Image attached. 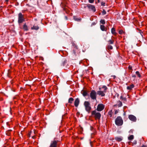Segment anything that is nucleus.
Listing matches in <instances>:
<instances>
[{
    "label": "nucleus",
    "mask_w": 147,
    "mask_h": 147,
    "mask_svg": "<svg viewBox=\"0 0 147 147\" xmlns=\"http://www.w3.org/2000/svg\"><path fill=\"white\" fill-rule=\"evenodd\" d=\"M115 122L116 125L118 126H120L123 125V121L121 117L118 116L116 119Z\"/></svg>",
    "instance_id": "1"
},
{
    "label": "nucleus",
    "mask_w": 147,
    "mask_h": 147,
    "mask_svg": "<svg viewBox=\"0 0 147 147\" xmlns=\"http://www.w3.org/2000/svg\"><path fill=\"white\" fill-rule=\"evenodd\" d=\"M73 49L71 52V56L73 59L76 60L77 58L76 51L78 49L77 46L76 45H73Z\"/></svg>",
    "instance_id": "2"
},
{
    "label": "nucleus",
    "mask_w": 147,
    "mask_h": 147,
    "mask_svg": "<svg viewBox=\"0 0 147 147\" xmlns=\"http://www.w3.org/2000/svg\"><path fill=\"white\" fill-rule=\"evenodd\" d=\"M92 115L95 117L96 119H100L101 116V115L100 113L99 112H97L96 110L93 111L92 112Z\"/></svg>",
    "instance_id": "3"
},
{
    "label": "nucleus",
    "mask_w": 147,
    "mask_h": 147,
    "mask_svg": "<svg viewBox=\"0 0 147 147\" xmlns=\"http://www.w3.org/2000/svg\"><path fill=\"white\" fill-rule=\"evenodd\" d=\"M84 105L85 107L86 110L89 112L91 109L90 103L88 101H85L84 103Z\"/></svg>",
    "instance_id": "4"
},
{
    "label": "nucleus",
    "mask_w": 147,
    "mask_h": 147,
    "mask_svg": "<svg viewBox=\"0 0 147 147\" xmlns=\"http://www.w3.org/2000/svg\"><path fill=\"white\" fill-rule=\"evenodd\" d=\"M97 92L94 90H92L91 91L90 94V97L92 99L96 100Z\"/></svg>",
    "instance_id": "5"
},
{
    "label": "nucleus",
    "mask_w": 147,
    "mask_h": 147,
    "mask_svg": "<svg viewBox=\"0 0 147 147\" xmlns=\"http://www.w3.org/2000/svg\"><path fill=\"white\" fill-rule=\"evenodd\" d=\"M18 16V23L19 24H21L25 20L23 16L21 13H19Z\"/></svg>",
    "instance_id": "6"
},
{
    "label": "nucleus",
    "mask_w": 147,
    "mask_h": 147,
    "mask_svg": "<svg viewBox=\"0 0 147 147\" xmlns=\"http://www.w3.org/2000/svg\"><path fill=\"white\" fill-rule=\"evenodd\" d=\"M56 138H54V140L51 141L49 147H57L58 141L56 140Z\"/></svg>",
    "instance_id": "7"
},
{
    "label": "nucleus",
    "mask_w": 147,
    "mask_h": 147,
    "mask_svg": "<svg viewBox=\"0 0 147 147\" xmlns=\"http://www.w3.org/2000/svg\"><path fill=\"white\" fill-rule=\"evenodd\" d=\"M104 108L105 105L103 104H99L98 105L97 109L96 110L98 111H100L103 110L104 109Z\"/></svg>",
    "instance_id": "8"
},
{
    "label": "nucleus",
    "mask_w": 147,
    "mask_h": 147,
    "mask_svg": "<svg viewBox=\"0 0 147 147\" xmlns=\"http://www.w3.org/2000/svg\"><path fill=\"white\" fill-rule=\"evenodd\" d=\"M87 6L89 9V10H91L93 11L94 12L96 11V9L94 6L93 5L90 4H88L87 5Z\"/></svg>",
    "instance_id": "9"
},
{
    "label": "nucleus",
    "mask_w": 147,
    "mask_h": 147,
    "mask_svg": "<svg viewBox=\"0 0 147 147\" xmlns=\"http://www.w3.org/2000/svg\"><path fill=\"white\" fill-rule=\"evenodd\" d=\"M128 118L130 120L134 122H136L137 120L136 117L132 115H129Z\"/></svg>",
    "instance_id": "10"
},
{
    "label": "nucleus",
    "mask_w": 147,
    "mask_h": 147,
    "mask_svg": "<svg viewBox=\"0 0 147 147\" xmlns=\"http://www.w3.org/2000/svg\"><path fill=\"white\" fill-rule=\"evenodd\" d=\"M80 102V99L78 98H76L75 99L74 102L75 106L76 107H78L79 105Z\"/></svg>",
    "instance_id": "11"
},
{
    "label": "nucleus",
    "mask_w": 147,
    "mask_h": 147,
    "mask_svg": "<svg viewBox=\"0 0 147 147\" xmlns=\"http://www.w3.org/2000/svg\"><path fill=\"white\" fill-rule=\"evenodd\" d=\"M81 93L84 97H85L86 96H89L88 92L86 90H82L81 91Z\"/></svg>",
    "instance_id": "12"
},
{
    "label": "nucleus",
    "mask_w": 147,
    "mask_h": 147,
    "mask_svg": "<svg viewBox=\"0 0 147 147\" xmlns=\"http://www.w3.org/2000/svg\"><path fill=\"white\" fill-rule=\"evenodd\" d=\"M97 94L99 95H101L102 96H105V94L102 91L99 90L97 91Z\"/></svg>",
    "instance_id": "13"
},
{
    "label": "nucleus",
    "mask_w": 147,
    "mask_h": 147,
    "mask_svg": "<svg viewBox=\"0 0 147 147\" xmlns=\"http://www.w3.org/2000/svg\"><path fill=\"white\" fill-rule=\"evenodd\" d=\"M123 137H116L115 138V139L118 142H120L121 141L123 140Z\"/></svg>",
    "instance_id": "14"
},
{
    "label": "nucleus",
    "mask_w": 147,
    "mask_h": 147,
    "mask_svg": "<svg viewBox=\"0 0 147 147\" xmlns=\"http://www.w3.org/2000/svg\"><path fill=\"white\" fill-rule=\"evenodd\" d=\"M31 29L32 30H37L39 29V27L38 26H35L34 25L32 27H31Z\"/></svg>",
    "instance_id": "15"
},
{
    "label": "nucleus",
    "mask_w": 147,
    "mask_h": 147,
    "mask_svg": "<svg viewBox=\"0 0 147 147\" xmlns=\"http://www.w3.org/2000/svg\"><path fill=\"white\" fill-rule=\"evenodd\" d=\"M134 87V85L133 84H132L131 85L129 86H127V88L128 90H130L133 88Z\"/></svg>",
    "instance_id": "16"
},
{
    "label": "nucleus",
    "mask_w": 147,
    "mask_h": 147,
    "mask_svg": "<svg viewBox=\"0 0 147 147\" xmlns=\"http://www.w3.org/2000/svg\"><path fill=\"white\" fill-rule=\"evenodd\" d=\"M74 100V99L72 98L71 97L69 99L68 102L69 103L71 104Z\"/></svg>",
    "instance_id": "17"
},
{
    "label": "nucleus",
    "mask_w": 147,
    "mask_h": 147,
    "mask_svg": "<svg viewBox=\"0 0 147 147\" xmlns=\"http://www.w3.org/2000/svg\"><path fill=\"white\" fill-rule=\"evenodd\" d=\"M111 32L113 34H116L115 30L114 28H112L111 30Z\"/></svg>",
    "instance_id": "18"
},
{
    "label": "nucleus",
    "mask_w": 147,
    "mask_h": 147,
    "mask_svg": "<svg viewBox=\"0 0 147 147\" xmlns=\"http://www.w3.org/2000/svg\"><path fill=\"white\" fill-rule=\"evenodd\" d=\"M23 28L25 31H28V27L26 25V24L24 25Z\"/></svg>",
    "instance_id": "19"
},
{
    "label": "nucleus",
    "mask_w": 147,
    "mask_h": 147,
    "mask_svg": "<svg viewBox=\"0 0 147 147\" xmlns=\"http://www.w3.org/2000/svg\"><path fill=\"white\" fill-rule=\"evenodd\" d=\"M134 138V136L133 135H131L128 137V139L131 140H133Z\"/></svg>",
    "instance_id": "20"
},
{
    "label": "nucleus",
    "mask_w": 147,
    "mask_h": 147,
    "mask_svg": "<svg viewBox=\"0 0 147 147\" xmlns=\"http://www.w3.org/2000/svg\"><path fill=\"white\" fill-rule=\"evenodd\" d=\"M122 105V102L120 101L119 100L118 102V104H117V106L119 107H121Z\"/></svg>",
    "instance_id": "21"
},
{
    "label": "nucleus",
    "mask_w": 147,
    "mask_h": 147,
    "mask_svg": "<svg viewBox=\"0 0 147 147\" xmlns=\"http://www.w3.org/2000/svg\"><path fill=\"white\" fill-rule=\"evenodd\" d=\"M100 28L102 31H104L105 30V26L103 25H101L100 26Z\"/></svg>",
    "instance_id": "22"
},
{
    "label": "nucleus",
    "mask_w": 147,
    "mask_h": 147,
    "mask_svg": "<svg viewBox=\"0 0 147 147\" xmlns=\"http://www.w3.org/2000/svg\"><path fill=\"white\" fill-rule=\"evenodd\" d=\"M67 63V61L66 60H64L63 61L62 63L61 64V66H64L65 64H66Z\"/></svg>",
    "instance_id": "23"
},
{
    "label": "nucleus",
    "mask_w": 147,
    "mask_h": 147,
    "mask_svg": "<svg viewBox=\"0 0 147 147\" xmlns=\"http://www.w3.org/2000/svg\"><path fill=\"white\" fill-rule=\"evenodd\" d=\"M73 18L75 20L77 21H79L81 20L80 19L77 18L76 16H73Z\"/></svg>",
    "instance_id": "24"
},
{
    "label": "nucleus",
    "mask_w": 147,
    "mask_h": 147,
    "mask_svg": "<svg viewBox=\"0 0 147 147\" xmlns=\"http://www.w3.org/2000/svg\"><path fill=\"white\" fill-rule=\"evenodd\" d=\"M108 42H109V44H113L114 42V41L110 39L109 41H108Z\"/></svg>",
    "instance_id": "25"
},
{
    "label": "nucleus",
    "mask_w": 147,
    "mask_h": 147,
    "mask_svg": "<svg viewBox=\"0 0 147 147\" xmlns=\"http://www.w3.org/2000/svg\"><path fill=\"white\" fill-rule=\"evenodd\" d=\"M100 23L102 24H104L105 23V20L102 19L100 20Z\"/></svg>",
    "instance_id": "26"
},
{
    "label": "nucleus",
    "mask_w": 147,
    "mask_h": 147,
    "mask_svg": "<svg viewBox=\"0 0 147 147\" xmlns=\"http://www.w3.org/2000/svg\"><path fill=\"white\" fill-rule=\"evenodd\" d=\"M107 49L108 50H111L113 49V47L112 46L110 45H109L107 46Z\"/></svg>",
    "instance_id": "27"
},
{
    "label": "nucleus",
    "mask_w": 147,
    "mask_h": 147,
    "mask_svg": "<svg viewBox=\"0 0 147 147\" xmlns=\"http://www.w3.org/2000/svg\"><path fill=\"white\" fill-rule=\"evenodd\" d=\"M106 14V12L104 9H103L102 14V15H104Z\"/></svg>",
    "instance_id": "28"
},
{
    "label": "nucleus",
    "mask_w": 147,
    "mask_h": 147,
    "mask_svg": "<svg viewBox=\"0 0 147 147\" xmlns=\"http://www.w3.org/2000/svg\"><path fill=\"white\" fill-rule=\"evenodd\" d=\"M136 74L139 77H141V75L140 74L139 72L138 71H136Z\"/></svg>",
    "instance_id": "29"
},
{
    "label": "nucleus",
    "mask_w": 147,
    "mask_h": 147,
    "mask_svg": "<svg viewBox=\"0 0 147 147\" xmlns=\"http://www.w3.org/2000/svg\"><path fill=\"white\" fill-rule=\"evenodd\" d=\"M109 114L110 115V117H111L112 116V110H111L108 112Z\"/></svg>",
    "instance_id": "30"
},
{
    "label": "nucleus",
    "mask_w": 147,
    "mask_h": 147,
    "mask_svg": "<svg viewBox=\"0 0 147 147\" xmlns=\"http://www.w3.org/2000/svg\"><path fill=\"white\" fill-rule=\"evenodd\" d=\"M94 1V0H88L89 2L91 3H93Z\"/></svg>",
    "instance_id": "31"
},
{
    "label": "nucleus",
    "mask_w": 147,
    "mask_h": 147,
    "mask_svg": "<svg viewBox=\"0 0 147 147\" xmlns=\"http://www.w3.org/2000/svg\"><path fill=\"white\" fill-rule=\"evenodd\" d=\"M101 5L102 6H105V3L104 2H101Z\"/></svg>",
    "instance_id": "32"
},
{
    "label": "nucleus",
    "mask_w": 147,
    "mask_h": 147,
    "mask_svg": "<svg viewBox=\"0 0 147 147\" xmlns=\"http://www.w3.org/2000/svg\"><path fill=\"white\" fill-rule=\"evenodd\" d=\"M123 31L122 30H120L119 31V33L120 34H122L123 33Z\"/></svg>",
    "instance_id": "33"
},
{
    "label": "nucleus",
    "mask_w": 147,
    "mask_h": 147,
    "mask_svg": "<svg viewBox=\"0 0 147 147\" xmlns=\"http://www.w3.org/2000/svg\"><path fill=\"white\" fill-rule=\"evenodd\" d=\"M102 88H104V89H108V88L105 86H103L102 87Z\"/></svg>",
    "instance_id": "34"
},
{
    "label": "nucleus",
    "mask_w": 147,
    "mask_h": 147,
    "mask_svg": "<svg viewBox=\"0 0 147 147\" xmlns=\"http://www.w3.org/2000/svg\"><path fill=\"white\" fill-rule=\"evenodd\" d=\"M96 24V23L95 22H94L92 23L91 26H94Z\"/></svg>",
    "instance_id": "35"
},
{
    "label": "nucleus",
    "mask_w": 147,
    "mask_h": 147,
    "mask_svg": "<svg viewBox=\"0 0 147 147\" xmlns=\"http://www.w3.org/2000/svg\"><path fill=\"white\" fill-rule=\"evenodd\" d=\"M133 143L134 144L136 145L137 144V141L136 140H134Z\"/></svg>",
    "instance_id": "36"
},
{
    "label": "nucleus",
    "mask_w": 147,
    "mask_h": 147,
    "mask_svg": "<svg viewBox=\"0 0 147 147\" xmlns=\"http://www.w3.org/2000/svg\"><path fill=\"white\" fill-rule=\"evenodd\" d=\"M118 111H119V109H118V110H116L115 111V114H117L118 113Z\"/></svg>",
    "instance_id": "37"
},
{
    "label": "nucleus",
    "mask_w": 147,
    "mask_h": 147,
    "mask_svg": "<svg viewBox=\"0 0 147 147\" xmlns=\"http://www.w3.org/2000/svg\"><path fill=\"white\" fill-rule=\"evenodd\" d=\"M108 89H104V91H102V92H103V93H106L107 92V90Z\"/></svg>",
    "instance_id": "38"
},
{
    "label": "nucleus",
    "mask_w": 147,
    "mask_h": 147,
    "mask_svg": "<svg viewBox=\"0 0 147 147\" xmlns=\"http://www.w3.org/2000/svg\"><path fill=\"white\" fill-rule=\"evenodd\" d=\"M119 96V94L118 93H116L115 95V97H118Z\"/></svg>",
    "instance_id": "39"
},
{
    "label": "nucleus",
    "mask_w": 147,
    "mask_h": 147,
    "mask_svg": "<svg viewBox=\"0 0 147 147\" xmlns=\"http://www.w3.org/2000/svg\"><path fill=\"white\" fill-rule=\"evenodd\" d=\"M132 76L133 78H135L136 77V76L135 75H132Z\"/></svg>",
    "instance_id": "40"
},
{
    "label": "nucleus",
    "mask_w": 147,
    "mask_h": 147,
    "mask_svg": "<svg viewBox=\"0 0 147 147\" xmlns=\"http://www.w3.org/2000/svg\"><path fill=\"white\" fill-rule=\"evenodd\" d=\"M31 132V131L30 133H28V136L29 137H30V135Z\"/></svg>",
    "instance_id": "41"
},
{
    "label": "nucleus",
    "mask_w": 147,
    "mask_h": 147,
    "mask_svg": "<svg viewBox=\"0 0 147 147\" xmlns=\"http://www.w3.org/2000/svg\"><path fill=\"white\" fill-rule=\"evenodd\" d=\"M122 100H123L124 101H126V99L125 98H123Z\"/></svg>",
    "instance_id": "42"
},
{
    "label": "nucleus",
    "mask_w": 147,
    "mask_h": 147,
    "mask_svg": "<svg viewBox=\"0 0 147 147\" xmlns=\"http://www.w3.org/2000/svg\"><path fill=\"white\" fill-rule=\"evenodd\" d=\"M111 76L113 77L114 79H115L116 77V76L115 75L112 76Z\"/></svg>",
    "instance_id": "43"
},
{
    "label": "nucleus",
    "mask_w": 147,
    "mask_h": 147,
    "mask_svg": "<svg viewBox=\"0 0 147 147\" xmlns=\"http://www.w3.org/2000/svg\"><path fill=\"white\" fill-rule=\"evenodd\" d=\"M130 69H132V67L131 66H129L128 67Z\"/></svg>",
    "instance_id": "44"
},
{
    "label": "nucleus",
    "mask_w": 147,
    "mask_h": 147,
    "mask_svg": "<svg viewBox=\"0 0 147 147\" xmlns=\"http://www.w3.org/2000/svg\"><path fill=\"white\" fill-rule=\"evenodd\" d=\"M87 4H86V5H84L83 7L84 8H86V7H87Z\"/></svg>",
    "instance_id": "45"
},
{
    "label": "nucleus",
    "mask_w": 147,
    "mask_h": 147,
    "mask_svg": "<svg viewBox=\"0 0 147 147\" xmlns=\"http://www.w3.org/2000/svg\"><path fill=\"white\" fill-rule=\"evenodd\" d=\"M93 129V127H92V126H90V129L92 130Z\"/></svg>",
    "instance_id": "46"
},
{
    "label": "nucleus",
    "mask_w": 147,
    "mask_h": 147,
    "mask_svg": "<svg viewBox=\"0 0 147 147\" xmlns=\"http://www.w3.org/2000/svg\"><path fill=\"white\" fill-rule=\"evenodd\" d=\"M123 96H120V99H123Z\"/></svg>",
    "instance_id": "47"
},
{
    "label": "nucleus",
    "mask_w": 147,
    "mask_h": 147,
    "mask_svg": "<svg viewBox=\"0 0 147 147\" xmlns=\"http://www.w3.org/2000/svg\"><path fill=\"white\" fill-rule=\"evenodd\" d=\"M117 106V104L115 105H114V107H116Z\"/></svg>",
    "instance_id": "48"
},
{
    "label": "nucleus",
    "mask_w": 147,
    "mask_h": 147,
    "mask_svg": "<svg viewBox=\"0 0 147 147\" xmlns=\"http://www.w3.org/2000/svg\"><path fill=\"white\" fill-rule=\"evenodd\" d=\"M142 147H147V146H145V145H143L142 146Z\"/></svg>",
    "instance_id": "49"
},
{
    "label": "nucleus",
    "mask_w": 147,
    "mask_h": 147,
    "mask_svg": "<svg viewBox=\"0 0 147 147\" xmlns=\"http://www.w3.org/2000/svg\"><path fill=\"white\" fill-rule=\"evenodd\" d=\"M100 0H97V2L98 3H99L100 2Z\"/></svg>",
    "instance_id": "50"
},
{
    "label": "nucleus",
    "mask_w": 147,
    "mask_h": 147,
    "mask_svg": "<svg viewBox=\"0 0 147 147\" xmlns=\"http://www.w3.org/2000/svg\"><path fill=\"white\" fill-rule=\"evenodd\" d=\"M90 144L91 146H92L91 142H90Z\"/></svg>",
    "instance_id": "51"
},
{
    "label": "nucleus",
    "mask_w": 147,
    "mask_h": 147,
    "mask_svg": "<svg viewBox=\"0 0 147 147\" xmlns=\"http://www.w3.org/2000/svg\"><path fill=\"white\" fill-rule=\"evenodd\" d=\"M5 1H6V2H8L9 1V0H5Z\"/></svg>",
    "instance_id": "52"
},
{
    "label": "nucleus",
    "mask_w": 147,
    "mask_h": 147,
    "mask_svg": "<svg viewBox=\"0 0 147 147\" xmlns=\"http://www.w3.org/2000/svg\"><path fill=\"white\" fill-rule=\"evenodd\" d=\"M131 143V142H128V144H129Z\"/></svg>",
    "instance_id": "53"
},
{
    "label": "nucleus",
    "mask_w": 147,
    "mask_h": 147,
    "mask_svg": "<svg viewBox=\"0 0 147 147\" xmlns=\"http://www.w3.org/2000/svg\"><path fill=\"white\" fill-rule=\"evenodd\" d=\"M99 90H101V88H99Z\"/></svg>",
    "instance_id": "54"
},
{
    "label": "nucleus",
    "mask_w": 147,
    "mask_h": 147,
    "mask_svg": "<svg viewBox=\"0 0 147 147\" xmlns=\"http://www.w3.org/2000/svg\"><path fill=\"white\" fill-rule=\"evenodd\" d=\"M125 113H123V115H125Z\"/></svg>",
    "instance_id": "55"
},
{
    "label": "nucleus",
    "mask_w": 147,
    "mask_h": 147,
    "mask_svg": "<svg viewBox=\"0 0 147 147\" xmlns=\"http://www.w3.org/2000/svg\"><path fill=\"white\" fill-rule=\"evenodd\" d=\"M65 18H66V19H67V17L66 16H65Z\"/></svg>",
    "instance_id": "56"
},
{
    "label": "nucleus",
    "mask_w": 147,
    "mask_h": 147,
    "mask_svg": "<svg viewBox=\"0 0 147 147\" xmlns=\"http://www.w3.org/2000/svg\"><path fill=\"white\" fill-rule=\"evenodd\" d=\"M32 138H34V136H33L32 137Z\"/></svg>",
    "instance_id": "57"
}]
</instances>
